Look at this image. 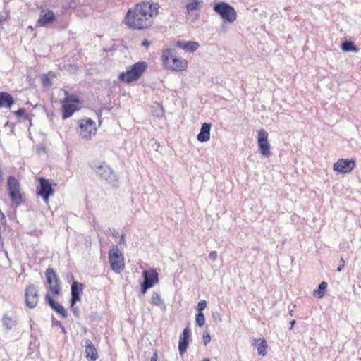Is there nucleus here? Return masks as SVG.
<instances>
[{"label": "nucleus", "instance_id": "obj_41", "mask_svg": "<svg viewBox=\"0 0 361 361\" xmlns=\"http://www.w3.org/2000/svg\"><path fill=\"white\" fill-rule=\"evenodd\" d=\"M29 30H30L31 31H33V27L32 26H28L27 27Z\"/></svg>", "mask_w": 361, "mask_h": 361}, {"label": "nucleus", "instance_id": "obj_29", "mask_svg": "<svg viewBox=\"0 0 361 361\" xmlns=\"http://www.w3.org/2000/svg\"><path fill=\"white\" fill-rule=\"evenodd\" d=\"M205 318L202 312H198L195 315V322L198 326H202L204 324Z\"/></svg>", "mask_w": 361, "mask_h": 361}, {"label": "nucleus", "instance_id": "obj_34", "mask_svg": "<svg viewBox=\"0 0 361 361\" xmlns=\"http://www.w3.org/2000/svg\"><path fill=\"white\" fill-rule=\"evenodd\" d=\"M345 260L343 259V257H341L340 260V265L337 268L338 271H341L345 267Z\"/></svg>", "mask_w": 361, "mask_h": 361}, {"label": "nucleus", "instance_id": "obj_6", "mask_svg": "<svg viewBox=\"0 0 361 361\" xmlns=\"http://www.w3.org/2000/svg\"><path fill=\"white\" fill-rule=\"evenodd\" d=\"M77 132L85 140H90L97 135V127L94 121L90 118H82L77 122Z\"/></svg>", "mask_w": 361, "mask_h": 361}, {"label": "nucleus", "instance_id": "obj_2", "mask_svg": "<svg viewBox=\"0 0 361 361\" xmlns=\"http://www.w3.org/2000/svg\"><path fill=\"white\" fill-rule=\"evenodd\" d=\"M160 61L163 67L172 72H181L187 70L188 61L179 56L176 51L171 48L162 50Z\"/></svg>", "mask_w": 361, "mask_h": 361}, {"label": "nucleus", "instance_id": "obj_24", "mask_svg": "<svg viewBox=\"0 0 361 361\" xmlns=\"http://www.w3.org/2000/svg\"><path fill=\"white\" fill-rule=\"evenodd\" d=\"M185 5V8L188 14H190L194 11L200 10L202 1L200 0H183Z\"/></svg>", "mask_w": 361, "mask_h": 361}, {"label": "nucleus", "instance_id": "obj_12", "mask_svg": "<svg viewBox=\"0 0 361 361\" xmlns=\"http://www.w3.org/2000/svg\"><path fill=\"white\" fill-rule=\"evenodd\" d=\"M39 295L36 286L30 283L25 289V302L27 307L32 309L37 306Z\"/></svg>", "mask_w": 361, "mask_h": 361}, {"label": "nucleus", "instance_id": "obj_21", "mask_svg": "<svg viewBox=\"0 0 361 361\" xmlns=\"http://www.w3.org/2000/svg\"><path fill=\"white\" fill-rule=\"evenodd\" d=\"M211 124L204 123L202 125L200 132L197 136V139L200 142H205L210 139Z\"/></svg>", "mask_w": 361, "mask_h": 361}, {"label": "nucleus", "instance_id": "obj_28", "mask_svg": "<svg viewBox=\"0 0 361 361\" xmlns=\"http://www.w3.org/2000/svg\"><path fill=\"white\" fill-rule=\"evenodd\" d=\"M341 49L344 51H353L357 52L358 48L351 41H346L342 43Z\"/></svg>", "mask_w": 361, "mask_h": 361}, {"label": "nucleus", "instance_id": "obj_35", "mask_svg": "<svg viewBox=\"0 0 361 361\" xmlns=\"http://www.w3.org/2000/svg\"><path fill=\"white\" fill-rule=\"evenodd\" d=\"M209 257L212 261H215L217 258V252L216 251H212L209 255Z\"/></svg>", "mask_w": 361, "mask_h": 361}, {"label": "nucleus", "instance_id": "obj_5", "mask_svg": "<svg viewBox=\"0 0 361 361\" xmlns=\"http://www.w3.org/2000/svg\"><path fill=\"white\" fill-rule=\"evenodd\" d=\"M6 189L9 198L13 204L16 207L25 202V194L21 188L19 180L14 176H10L7 178Z\"/></svg>", "mask_w": 361, "mask_h": 361}, {"label": "nucleus", "instance_id": "obj_40", "mask_svg": "<svg viewBox=\"0 0 361 361\" xmlns=\"http://www.w3.org/2000/svg\"><path fill=\"white\" fill-rule=\"evenodd\" d=\"M295 320L293 319L291 322H290V329H292L293 327V326L295 325Z\"/></svg>", "mask_w": 361, "mask_h": 361}, {"label": "nucleus", "instance_id": "obj_18", "mask_svg": "<svg viewBox=\"0 0 361 361\" xmlns=\"http://www.w3.org/2000/svg\"><path fill=\"white\" fill-rule=\"evenodd\" d=\"M55 298L56 297H50L49 295H45L44 300L52 310L60 314L63 318H66L68 317L67 310L62 305L54 300Z\"/></svg>", "mask_w": 361, "mask_h": 361}, {"label": "nucleus", "instance_id": "obj_37", "mask_svg": "<svg viewBox=\"0 0 361 361\" xmlns=\"http://www.w3.org/2000/svg\"><path fill=\"white\" fill-rule=\"evenodd\" d=\"M112 235L113 237L116 238H118L120 235H119V233L116 231H114L113 233H112Z\"/></svg>", "mask_w": 361, "mask_h": 361}, {"label": "nucleus", "instance_id": "obj_16", "mask_svg": "<svg viewBox=\"0 0 361 361\" xmlns=\"http://www.w3.org/2000/svg\"><path fill=\"white\" fill-rule=\"evenodd\" d=\"M144 281L142 286V293H145L146 290L152 288L154 284L158 283V273L154 269H151L143 272Z\"/></svg>", "mask_w": 361, "mask_h": 361}, {"label": "nucleus", "instance_id": "obj_4", "mask_svg": "<svg viewBox=\"0 0 361 361\" xmlns=\"http://www.w3.org/2000/svg\"><path fill=\"white\" fill-rule=\"evenodd\" d=\"M148 67L147 62L139 61L120 73L118 80L124 83H132L138 80L145 73Z\"/></svg>", "mask_w": 361, "mask_h": 361}, {"label": "nucleus", "instance_id": "obj_27", "mask_svg": "<svg viewBox=\"0 0 361 361\" xmlns=\"http://www.w3.org/2000/svg\"><path fill=\"white\" fill-rule=\"evenodd\" d=\"M327 286L328 284L326 282L322 281L321 283H319L318 288L314 290L313 296L319 299L322 298L325 295V292L326 291Z\"/></svg>", "mask_w": 361, "mask_h": 361}, {"label": "nucleus", "instance_id": "obj_30", "mask_svg": "<svg viewBox=\"0 0 361 361\" xmlns=\"http://www.w3.org/2000/svg\"><path fill=\"white\" fill-rule=\"evenodd\" d=\"M151 301L152 303L155 305H159L161 302L160 297L157 294H154L152 296Z\"/></svg>", "mask_w": 361, "mask_h": 361}, {"label": "nucleus", "instance_id": "obj_32", "mask_svg": "<svg viewBox=\"0 0 361 361\" xmlns=\"http://www.w3.org/2000/svg\"><path fill=\"white\" fill-rule=\"evenodd\" d=\"M13 113L17 117L25 116V118H27L25 110L24 109H19L18 110L15 111Z\"/></svg>", "mask_w": 361, "mask_h": 361}, {"label": "nucleus", "instance_id": "obj_31", "mask_svg": "<svg viewBox=\"0 0 361 361\" xmlns=\"http://www.w3.org/2000/svg\"><path fill=\"white\" fill-rule=\"evenodd\" d=\"M206 307H207V301L204 300H201L200 302H198V305H197L198 312H202V311L206 308Z\"/></svg>", "mask_w": 361, "mask_h": 361}, {"label": "nucleus", "instance_id": "obj_7", "mask_svg": "<svg viewBox=\"0 0 361 361\" xmlns=\"http://www.w3.org/2000/svg\"><path fill=\"white\" fill-rule=\"evenodd\" d=\"M45 278L47 283V293L50 297H58L61 293L60 279L53 268H47L45 271Z\"/></svg>", "mask_w": 361, "mask_h": 361}, {"label": "nucleus", "instance_id": "obj_23", "mask_svg": "<svg viewBox=\"0 0 361 361\" xmlns=\"http://www.w3.org/2000/svg\"><path fill=\"white\" fill-rule=\"evenodd\" d=\"M176 46L183 49L192 52V51H195V50H197L199 48L200 45H199V43H197L196 42L178 41L176 42Z\"/></svg>", "mask_w": 361, "mask_h": 361}, {"label": "nucleus", "instance_id": "obj_15", "mask_svg": "<svg viewBox=\"0 0 361 361\" xmlns=\"http://www.w3.org/2000/svg\"><path fill=\"white\" fill-rule=\"evenodd\" d=\"M83 284L79 283L78 281H73L71 285V307L73 312L76 314L78 312V308L75 307V304L77 302H80L81 300V295L83 291Z\"/></svg>", "mask_w": 361, "mask_h": 361}, {"label": "nucleus", "instance_id": "obj_22", "mask_svg": "<svg viewBox=\"0 0 361 361\" xmlns=\"http://www.w3.org/2000/svg\"><path fill=\"white\" fill-rule=\"evenodd\" d=\"M14 104L13 97L8 92H0V109L11 108Z\"/></svg>", "mask_w": 361, "mask_h": 361}, {"label": "nucleus", "instance_id": "obj_38", "mask_svg": "<svg viewBox=\"0 0 361 361\" xmlns=\"http://www.w3.org/2000/svg\"><path fill=\"white\" fill-rule=\"evenodd\" d=\"M126 241H125V236L124 235H121V239H120V244H125Z\"/></svg>", "mask_w": 361, "mask_h": 361}, {"label": "nucleus", "instance_id": "obj_33", "mask_svg": "<svg viewBox=\"0 0 361 361\" xmlns=\"http://www.w3.org/2000/svg\"><path fill=\"white\" fill-rule=\"evenodd\" d=\"M211 338L208 333H205L203 334V341L204 345H207L208 343L210 342Z\"/></svg>", "mask_w": 361, "mask_h": 361}, {"label": "nucleus", "instance_id": "obj_20", "mask_svg": "<svg viewBox=\"0 0 361 361\" xmlns=\"http://www.w3.org/2000/svg\"><path fill=\"white\" fill-rule=\"evenodd\" d=\"M85 353L90 361H95L98 358L97 350L90 339H86L85 341Z\"/></svg>", "mask_w": 361, "mask_h": 361}, {"label": "nucleus", "instance_id": "obj_3", "mask_svg": "<svg viewBox=\"0 0 361 361\" xmlns=\"http://www.w3.org/2000/svg\"><path fill=\"white\" fill-rule=\"evenodd\" d=\"M61 103V116L65 120L71 117L75 112L81 109L82 100L78 96L65 91V97Z\"/></svg>", "mask_w": 361, "mask_h": 361}, {"label": "nucleus", "instance_id": "obj_1", "mask_svg": "<svg viewBox=\"0 0 361 361\" xmlns=\"http://www.w3.org/2000/svg\"><path fill=\"white\" fill-rule=\"evenodd\" d=\"M159 9L160 6L157 2L143 1L137 3L127 12L125 23L135 30L149 29L153 25Z\"/></svg>", "mask_w": 361, "mask_h": 361}, {"label": "nucleus", "instance_id": "obj_14", "mask_svg": "<svg viewBox=\"0 0 361 361\" xmlns=\"http://www.w3.org/2000/svg\"><path fill=\"white\" fill-rule=\"evenodd\" d=\"M355 166V160L354 159H339L334 164L333 169L338 173H350Z\"/></svg>", "mask_w": 361, "mask_h": 361}, {"label": "nucleus", "instance_id": "obj_42", "mask_svg": "<svg viewBox=\"0 0 361 361\" xmlns=\"http://www.w3.org/2000/svg\"><path fill=\"white\" fill-rule=\"evenodd\" d=\"M202 361H210L209 359H204Z\"/></svg>", "mask_w": 361, "mask_h": 361}, {"label": "nucleus", "instance_id": "obj_10", "mask_svg": "<svg viewBox=\"0 0 361 361\" xmlns=\"http://www.w3.org/2000/svg\"><path fill=\"white\" fill-rule=\"evenodd\" d=\"M269 134L264 130L261 129L257 131V145L259 151L262 156L269 157L271 155V145L268 140Z\"/></svg>", "mask_w": 361, "mask_h": 361}, {"label": "nucleus", "instance_id": "obj_26", "mask_svg": "<svg viewBox=\"0 0 361 361\" xmlns=\"http://www.w3.org/2000/svg\"><path fill=\"white\" fill-rule=\"evenodd\" d=\"M55 74L51 72L47 74H42L40 76L42 85L44 87H50L52 85L51 79L55 78Z\"/></svg>", "mask_w": 361, "mask_h": 361}, {"label": "nucleus", "instance_id": "obj_19", "mask_svg": "<svg viewBox=\"0 0 361 361\" xmlns=\"http://www.w3.org/2000/svg\"><path fill=\"white\" fill-rule=\"evenodd\" d=\"M190 335V330L189 328L184 329L183 333L180 335L178 341V351L180 355L184 354L187 350Z\"/></svg>", "mask_w": 361, "mask_h": 361}, {"label": "nucleus", "instance_id": "obj_9", "mask_svg": "<svg viewBox=\"0 0 361 361\" xmlns=\"http://www.w3.org/2000/svg\"><path fill=\"white\" fill-rule=\"evenodd\" d=\"M214 11L221 18L229 23H233L236 20L237 14L233 7L225 2L218 3L214 6Z\"/></svg>", "mask_w": 361, "mask_h": 361}, {"label": "nucleus", "instance_id": "obj_17", "mask_svg": "<svg viewBox=\"0 0 361 361\" xmlns=\"http://www.w3.org/2000/svg\"><path fill=\"white\" fill-rule=\"evenodd\" d=\"M56 21V17L53 11L43 10L37 20V25L41 27H47Z\"/></svg>", "mask_w": 361, "mask_h": 361}, {"label": "nucleus", "instance_id": "obj_39", "mask_svg": "<svg viewBox=\"0 0 361 361\" xmlns=\"http://www.w3.org/2000/svg\"><path fill=\"white\" fill-rule=\"evenodd\" d=\"M157 355L155 353L154 354V355L152 357V358L150 359V361H157Z\"/></svg>", "mask_w": 361, "mask_h": 361}, {"label": "nucleus", "instance_id": "obj_13", "mask_svg": "<svg viewBox=\"0 0 361 361\" xmlns=\"http://www.w3.org/2000/svg\"><path fill=\"white\" fill-rule=\"evenodd\" d=\"M92 168L100 178L109 182L115 180L116 176L109 166L105 164L94 163Z\"/></svg>", "mask_w": 361, "mask_h": 361}, {"label": "nucleus", "instance_id": "obj_25", "mask_svg": "<svg viewBox=\"0 0 361 361\" xmlns=\"http://www.w3.org/2000/svg\"><path fill=\"white\" fill-rule=\"evenodd\" d=\"M253 344L256 345L259 355L262 356L267 355V343L264 338L255 339Z\"/></svg>", "mask_w": 361, "mask_h": 361}, {"label": "nucleus", "instance_id": "obj_36", "mask_svg": "<svg viewBox=\"0 0 361 361\" xmlns=\"http://www.w3.org/2000/svg\"><path fill=\"white\" fill-rule=\"evenodd\" d=\"M150 42H149L148 40L147 39H145L142 42V45L145 47L146 48H148L150 45Z\"/></svg>", "mask_w": 361, "mask_h": 361}, {"label": "nucleus", "instance_id": "obj_8", "mask_svg": "<svg viewBox=\"0 0 361 361\" xmlns=\"http://www.w3.org/2000/svg\"><path fill=\"white\" fill-rule=\"evenodd\" d=\"M111 268L116 273H121L125 268L124 257L117 245H113L109 252Z\"/></svg>", "mask_w": 361, "mask_h": 361}, {"label": "nucleus", "instance_id": "obj_11", "mask_svg": "<svg viewBox=\"0 0 361 361\" xmlns=\"http://www.w3.org/2000/svg\"><path fill=\"white\" fill-rule=\"evenodd\" d=\"M39 183L37 190L38 195L41 196L46 204H49V197L54 194V190L48 179L40 177L38 179Z\"/></svg>", "mask_w": 361, "mask_h": 361}]
</instances>
